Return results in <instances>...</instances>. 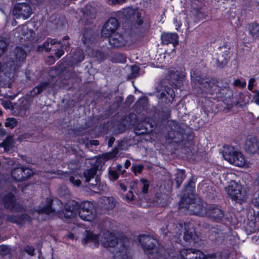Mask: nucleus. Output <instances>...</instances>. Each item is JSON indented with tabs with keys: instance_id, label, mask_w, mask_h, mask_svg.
<instances>
[{
	"instance_id": "nucleus-27",
	"label": "nucleus",
	"mask_w": 259,
	"mask_h": 259,
	"mask_svg": "<svg viewBox=\"0 0 259 259\" xmlns=\"http://www.w3.org/2000/svg\"><path fill=\"white\" fill-rule=\"evenodd\" d=\"M23 167H17L12 170V178L17 181H23Z\"/></svg>"
},
{
	"instance_id": "nucleus-52",
	"label": "nucleus",
	"mask_w": 259,
	"mask_h": 259,
	"mask_svg": "<svg viewBox=\"0 0 259 259\" xmlns=\"http://www.w3.org/2000/svg\"><path fill=\"white\" fill-rule=\"evenodd\" d=\"M3 106L6 108H8V109H11L13 107L12 103L9 101H6L5 102H4Z\"/></svg>"
},
{
	"instance_id": "nucleus-34",
	"label": "nucleus",
	"mask_w": 259,
	"mask_h": 259,
	"mask_svg": "<svg viewBox=\"0 0 259 259\" xmlns=\"http://www.w3.org/2000/svg\"><path fill=\"white\" fill-rule=\"evenodd\" d=\"M84 59L82 53L80 50H78L74 56L73 60L72 61V63H77L82 61Z\"/></svg>"
},
{
	"instance_id": "nucleus-51",
	"label": "nucleus",
	"mask_w": 259,
	"mask_h": 259,
	"mask_svg": "<svg viewBox=\"0 0 259 259\" xmlns=\"http://www.w3.org/2000/svg\"><path fill=\"white\" fill-rule=\"evenodd\" d=\"M64 54V51L63 49L58 50L55 53V56L58 58H60Z\"/></svg>"
},
{
	"instance_id": "nucleus-13",
	"label": "nucleus",
	"mask_w": 259,
	"mask_h": 259,
	"mask_svg": "<svg viewBox=\"0 0 259 259\" xmlns=\"http://www.w3.org/2000/svg\"><path fill=\"white\" fill-rule=\"evenodd\" d=\"M205 216H207L214 221H221L223 219L224 213L220 208L216 206L208 205L207 213L205 214Z\"/></svg>"
},
{
	"instance_id": "nucleus-59",
	"label": "nucleus",
	"mask_w": 259,
	"mask_h": 259,
	"mask_svg": "<svg viewBox=\"0 0 259 259\" xmlns=\"http://www.w3.org/2000/svg\"><path fill=\"white\" fill-rule=\"evenodd\" d=\"M67 237L70 239H74L75 238V236L72 233H69L67 235Z\"/></svg>"
},
{
	"instance_id": "nucleus-38",
	"label": "nucleus",
	"mask_w": 259,
	"mask_h": 259,
	"mask_svg": "<svg viewBox=\"0 0 259 259\" xmlns=\"http://www.w3.org/2000/svg\"><path fill=\"white\" fill-rule=\"evenodd\" d=\"M194 182L193 180H190L189 181L188 185L186 187V191H188V193H192L194 189Z\"/></svg>"
},
{
	"instance_id": "nucleus-41",
	"label": "nucleus",
	"mask_w": 259,
	"mask_h": 259,
	"mask_svg": "<svg viewBox=\"0 0 259 259\" xmlns=\"http://www.w3.org/2000/svg\"><path fill=\"white\" fill-rule=\"evenodd\" d=\"M10 251V249L8 246L1 245L0 246V253L2 255H5L8 254Z\"/></svg>"
},
{
	"instance_id": "nucleus-53",
	"label": "nucleus",
	"mask_w": 259,
	"mask_h": 259,
	"mask_svg": "<svg viewBox=\"0 0 259 259\" xmlns=\"http://www.w3.org/2000/svg\"><path fill=\"white\" fill-rule=\"evenodd\" d=\"M254 81V79L252 78L250 79L249 81V83L248 85V88L249 90H251L253 88V83Z\"/></svg>"
},
{
	"instance_id": "nucleus-15",
	"label": "nucleus",
	"mask_w": 259,
	"mask_h": 259,
	"mask_svg": "<svg viewBox=\"0 0 259 259\" xmlns=\"http://www.w3.org/2000/svg\"><path fill=\"white\" fill-rule=\"evenodd\" d=\"M78 208L79 205L76 202L66 205L63 211L65 218L69 219L75 217L78 212Z\"/></svg>"
},
{
	"instance_id": "nucleus-39",
	"label": "nucleus",
	"mask_w": 259,
	"mask_h": 259,
	"mask_svg": "<svg viewBox=\"0 0 259 259\" xmlns=\"http://www.w3.org/2000/svg\"><path fill=\"white\" fill-rule=\"evenodd\" d=\"M143 168V165L141 164H137L132 166L133 170L136 175L140 174Z\"/></svg>"
},
{
	"instance_id": "nucleus-56",
	"label": "nucleus",
	"mask_w": 259,
	"mask_h": 259,
	"mask_svg": "<svg viewBox=\"0 0 259 259\" xmlns=\"http://www.w3.org/2000/svg\"><path fill=\"white\" fill-rule=\"evenodd\" d=\"M122 166L121 164H117L116 166V169L118 170L119 171L121 172V173L124 172V170H122Z\"/></svg>"
},
{
	"instance_id": "nucleus-55",
	"label": "nucleus",
	"mask_w": 259,
	"mask_h": 259,
	"mask_svg": "<svg viewBox=\"0 0 259 259\" xmlns=\"http://www.w3.org/2000/svg\"><path fill=\"white\" fill-rule=\"evenodd\" d=\"M112 4H115L117 3H120L124 2L125 0H108Z\"/></svg>"
},
{
	"instance_id": "nucleus-3",
	"label": "nucleus",
	"mask_w": 259,
	"mask_h": 259,
	"mask_svg": "<svg viewBox=\"0 0 259 259\" xmlns=\"http://www.w3.org/2000/svg\"><path fill=\"white\" fill-rule=\"evenodd\" d=\"M139 241L145 252L152 255L153 259H159L162 249H158L156 247V240L148 235H141L139 236Z\"/></svg>"
},
{
	"instance_id": "nucleus-61",
	"label": "nucleus",
	"mask_w": 259,
	"mask_h": 259,
	"mask_svg": "<svg viewBox=\"0 0 259 259\" xmlns=\"http://www.w3.org/2000/svg\"><path fill=\"white\" fill-rule=\"evenodd\" d=\"M120 187L121 188V189H122L124 191H126V188L125 187V186L122 184H120Z\"/></svg>"
},
{
	"instance_id": "nucleus-16",
	"label": "nucleus",
	"mask_w": 259,
	"mask_h": 259,
	"mask_svg": "<svg viewBox=\"0 0 259 259\" xmlns=\"http://www.w3.org/2000/svg\"><path fill=\"white\" fill-rule=\"evenodd\" d=\"M141 183L138 184L137 181H134L133 183V185L130 186L131 189L135 191V193L138 194L140 191L136 189H138V187H139L141 189V192L144 194H147L148 192V189L149 187V181L144 179H141Z\"/></svg>"
},
{
	"instance_id": "nucleus-28",
	"label": "nucleus",
	"mask_w": 259,
	"mask_h": 259,
	"mask_svg": "<svg viewBox=\"0 0 259 259\" xmlns=\"http://www.w3.org/2000/svg\"><path fill=\"white\" fill-rule=\"evenodd\" d=\"M14 55L16 60H20L24 59L26 56L24 50L19 47L16 48L14 52Z\"/></svg>"
},
{
	"instance_id": "nucleus-14",
	"label": "nucleus",
	"mask_w": 259,
	"mask_h": 259,
	"mask_svg": "<svg viewBox=\"0 0 259 259\" xmlns=\"http://www.w3.org/2000/svg\"><path fill=\"white\" fill-rule=\"evenodd\" d=\"M3 203L5 207L11 210L18 211V208L16 207L14 194L12 192L7 194L4 197L0 199V203Z\"/></svg>"
},
{
	"instance_id": "nucleus-8",
	"label": "nucleus",
	"mask_w": 259,
	"mask_h": 259,
	"mask_svg": "<svg viewBox=\"0 0 259 259\" xmlns=\"http://www.w3.org/2000/svg\"><path fill=\"white\" fill-rule=\"evenodd\" d=\"M13 13L17 18L27 19L31 14V9L27 4L19 3L15 6Z\"/></svg>"
},
{
	"instance_id": "nucleus-45",
	"label": "nucleus",
	"mask_w": 259,
	"mask_h": 259,
	"mask_svg": "<svg viewBox=\"0 0 259 259\" xmlns=\"http://www.w3.org/2000/svg\"><path fill=\"white\" fill-rule=\"evenodd\" d=\"M140 68L137 65H134L131 67L132 74L133 76H136L139 72Z\"/></svg>"
},
{
	"instance_id": "nucleus-23",
	"label": "nucleus",
	"mask_w": 259,
	"mask_h": 259,
	"mask_svg": "<svg viewBox=\"0 0 259 259\" xmlns=\"http://www.w3.org/2000/svg\"><path fill=\"white\" fill-rule=\"evenodd\" d=\"M8 221L11 222L16 223L19 224H21L26 222H29L30 217L27 214H22L19 218L13 216H9L8 218Z\"/></svg>"
},
{
	"instance_id": "nucleus-10",
	"label": "nucleus",
	"mask_w": 259,
	"mask_h": 259,
	"mask_svg": "<svg viewBox=\"0 0 259 259\" xmlns=\"http://www.w3.org/2000/svg\"><path fill=\"white\" fill-rule=\"evenodd\" d=\"M118 26V23L116 19L111 18L104 24L102 30V34L106 37H110L115 34V31Z\"/></svg>"
},
{
	"instance_id": "nucleus-2",
	"label": "nucleus",
	"mask_w": 259,
	"mask_h": 259,
	"mask_svg": "<svg viewBox=\"0 0 259 259\" xmlns=\"http://www.w3.org/2000/svg\"><path fill=\"white\" fill-rule=\"evenodd\" d=\"M180 207L187 209V212L191 214L203 217L207 213L208 205L201 201L196 202L190 197H186L182 199Z\"/></svg>"
},
{
	"instance_id": "nucleus-22",
	"label": "nucleus",
	"mask_w": 259,
	"mask_h": 259,
	"mask_svg": "<svg viewBox=\"0 0 259 259\" xmlns=\"http://www.w3.org/2000/svg\"><path fill=\"white\" fill-rule=\"evenodd\" d=\"M127 249L124 246L116 251L114 254V259H132V258L127 255Z\"/></svg>"
},
{
	"instance_id": "nucleus-1",
	"label": "nucleus",
	"mask_w": 259,
	"mask_h": 259,
	"mask_svg": "<svg viewBox=\"0 0 259 259\" xmlns=\"http://www.w3.org/2000/svg\"><path fill=\"white\" fill-rule=\"evenodd\" d=\"M83 244H89L90 246L98 247L101 243L105 247H113L117 244V239L116 236L109 231L97 235L90 231H86L82 239Z\"/></svg>"
},
{
	"instance_id": "nucleus-4",
	"label": "nucleus",
	"mask_w": 259,
	"mask_h": 259,
	"mask_svg": "<svg viewBox=\"0 0 259 259\" xmlns=\"http://www.w3.org/2000/svg\"><path fill=\"white\" fill-rule=\"evenodd\" d=\"M226 190L230 197L236 202L242 203L247 199L245 188L235 181L230 182L226 188Z\"/></svg>"
},
{
	"instance_id": "nucleus-37",
	"label": "nucleus",
	"mask_w": 259,
	"mask_h": 259,
	"mask_svg": "<svg viewBox=\"0 0 259 259\" xmlns=\"http://www.w3.org/2000/svg\"><path fill=\"white\" fill-rule=\"evenodd\" d=\"M185 176L183 171H179L177 174L176 181L178 185H180L185 179Z\"/></svg>"
},
{
	"instance_id": "nucleus-58",
	"label": "nucleus",
	"mask_w": 259,
	"mask_h": 259,
	"mask_svg": "<svg viewBox=\"0 0 259 259\" xmlns=\"http://www.w3.org/2000/svg\"><path fill=\"white\" fill-rule=\"evenodd\" d=\"M130 165H131V162L128 160H126V161L125 162V163H124L125 168H128V167L130 166Z\"/></svg>"
},
{
	"instance_id": "nucleus-29",
	"label": "nucleus",
	"mask_w": 259,
	"mask_h": 259,
	"mask_svg": "<svg viewBox=\"0 0 259 259\" xmlns=\"http://www.w3.org/2000/svg\"><path fill=\"white\" fill-rule=\"evenodd\" d=\"M118 152V149L115 148L112 151L103 154L102 155V158L106 160L112 159L116 157Z\"/></svg>"
},
{
	"instance_id": "nucleus-5",
	"label": "nucleus",
	"mask_w": 259,
	"mask_h": 259,
	"mask_svg": "<svg viewBox=\"0 0 259 259\" xmlns=\"http://www.w3.org/2000/svg\"><path fill=\"white\" fill-rule=\"evenodd\" d=\"M222 155L226 160L235 166L242 167L245 164L243 154L236 150L234 147H224Z\"/></svg>"
},
{
	"instance_id": "nucleus-49",
	"label": "nucleus",
	"mask_w": 259,
	"mask_h": 259,
	"mask_svg": "<svg viewBox=\"0 0 259 259\" xmlns=\"http://www.w3.org/2000/svg\"><path fill=\"white\" fill-rule=\"evenodd\" d=\"M253 203L255 207L259 208V194L254 197L253 200ZM258 213L259 214V211L258 212Z\"/></svg>"
},
{
	"instance_id": "nucleus-35",
	"label": "nucleus",
	"mask_w": 259,
	"mask_h": 259,
	"mask_svg": "<svg viewBox=\"0 0 259 259\" xmlns=\"http://www.w3.org/2000/svg\"><path fill=\"white\" fill-rule=\"evenodd\" d=\"M134 17L136 19V23L138 25H141L143 23V19L142 17L141 13L138 11L134 12Z\"/></svg>"
},
{
	"instance_id": "nucleus-9",
	"label": "nucleus",
	"mask_w": 259,
	"mask_h": 259,
	"mask_svg": "<svg viewBox=\"0 0 259 259\" xmlns=\"http://www.w3.org/2000/svg\"><path fill=\"white\" fill-rule=\"evenodd\" d=\"M128 38L127 36L125 37L119 33H115L109 37V42L113 48H121L130 45Z\"/></svg>"
},
{
	"instance_id": "nucleus-12",
	"label": "nucleus",
	"mask_w": 259,
	"mask_h": 259,
	"mask_svg": "<svg viewBox=\"0 0 259 259\" xmlns=\"http://www.w3.org/2000/svg\"><path fill=\"white\" fill-rule=\"evenodd\" d=\"M34 35L33 30H29L26 25L18 26L16 30L15 35L20 39L32 40Z\"/></svg>"
},
{
	"instance_id": "nucleus-25",
	"label": "nucleus",
	"mask_w": 259,
	"mask_h": 259,
	"mask_svg": "<svg viewBox=\"0 0 259 259\" xmlns=\"http://www.w3.org/2000/svg\"><path fill=\"white\" fill-rule=\"evenodd\" d=\"M161 96L162 98H165L168 102H172L175 97L174 90L168 87L165 88V92H162Z\"/></svg>"
},
{
	"instance_id": "nucleus-30",
	"label": "nucleus",
	"mask_w": 259,
	"mask_h": 259,
	"mask_svg": "<svg viewBox=\"0 0 259 259\" xmlns=\"http://www.w3.org/2000/svg\"><path fill=\"white\" fill-rule=\"evenodd\" d=\"M18 121L15 118H7L5 123V125L7 127L10 128H13L15 127L18 124Z\"/></svg>"
},
{
	"instance_id": "nucleus-47",
	"label": "nucleus",
	"mask_w": 259,
	"mask_h": 259,
	"mask_svg": "<svg viewBox=\"0 0 259 259\" xmlns=\"http://www.w3.org/2000/svg\"><path fill=\"white\" fill-rule=\"evenodd\" d=\"M174 23L176 27L177 30H178L182 25V23L178 19V17H176L175 19H174Z\"/></svg>"
},
{
	"instance_id": "nucleus-54",
	"label": "nucleus",
	"mask_w": 259,
	"mask_h": 259,
	"mask_svg": "<svg viewBox=\"0 0 259 259\" xmlns=\"http://www.w3.org/2000/svg\"><path fill=\"white\" fill-rule=\"evenodd\" d=\"M205 259H217L215 254H211L205 255Z\"/></svg>"
},
{
	"instance_id": "nucleus-64",
	"label": "nucleus",
	"mask_w": 259,
	"mask_h": 259,
	"mask_svg": "<svg viewBox=\"0 0 259 259\" xmlns=\"http://www.w3.org/2000/svg\"><path fill=\"white\" fill-rule=\"evenodd\" d=\"M204 87L205 88H207V87H209V88L210 87V84L208 83H207V82H206V84L204 85Z\"/></svg>"
},
{
	"instance_id": "nucleus-43",
	"label": "nucleus",
	"mask_w": 259,
	"mask_h": 259,
	"mask_svg": "<svg viewBox=\"0 0 259 259\" xmlns=\"http://www.w3.org/2000/svg\"><path fill=\"white\" fill-rule=\"evenodd\" d=\"M24 251L28 254L33 255L34 254V248L31 246H26L24 247Z\"/></svg>"
},
{
	"instance_id": "nucleus-44",
	"label": "nucleus",
	"mask_w": 259,
	"mask_h": 259,
	"mask_svg": "<svg viewBox=\"0 0 259 259\" xmlns=\"http://www.w3.org/2000/svg\"><path fill=\"white\" fill-rule=\"evenodd\" d=\"M69 181L74 186H79L81 182L79 179H75L73 177H70L69 178Z\"/></svg>"
},
{
	"instance_id": "nucleus-62",
	"label": "nucleus",
	"mask_w": 259,
	"mask_h": 259,
	"mask_svg": "<svg viewBox=\"0 0 259 259\" xmlns=\"http://www.w3.org/2000/svg\"><path fill=\"white\" fill-rule=\"evenodd\" d=\"M69 44L68 42H67L66 44H65L64 42V43H63V45H62L61 47L63 48H64V47L69 46Z\"/></svg>"
},
{
	"instance_id": "nucleus-60",
	"label": "nucleus",
	"mask_w": 259,
	"mask_h": 259,
	"mask_svg": "<svg viewBox=\"0 0 259 259\" xmlns=\"http://www.w3.org/2000/svg\"><path fill=\"white\" fill-rule=\"evenodd\" d=\"M91 144L92 145L97 146V145H99V142L97 140H93L92 142H91Z\"/></svg>"
},
{
	"instance_id": "nucleus-21",
	"label": "nucleus",
	"mask_w": 259,
	"mask_h": 259,
	"mask_svg": "<svg viewBox=\"0 0 259 259\" xmlns=\"http://www.w3.org/2000/svg\"><path fill=\"white\" fill-rule=\"evenodd\" d=\"M101 207L106 210L113 209L115 205V201L113 197H103L101 200Z\"/></svg>"
},
{
	"instance_id": "nucleus-63",
	"label": "nucleus",
	"mask_w": 259,
	"mask_h": 259,
	"mask_svg": "<svg viewBox=\"0 0 259 259\" xmlns=\"http://www.w3.org/2000/svg\"><path fill=\"white\" fill-rule=\"evenodd\" d=\"M4 147V150L5 151H8L9 150V148L11 147L8 146V147Z\"/></svg>"
},
{
	"instance_id": "nucleus-40",
	"label": "nucleus",
	"mask_w": 259,
	"mask_h": 259,
	"mask_svg": "<svg viewBox=\"0 0 259 259\" xmlns=\"http://www.w3.org/2000/svg\"><path fill=\"white\" fill-rule=\"evenodd\" d=\"M109 178L111 181H115L118 178V175L115 170H109Z\"/></svg>"
},
{
	"instance_id": "nucleus-32",
	"label": "nucleus",
	"mask_w": 259,
	"mask_h": 259,
	"mask_svg": "<svg viewBox=\"0 0 259 259\" xmlns=\"http://www.w3.org/2000/svg\"><path fill=\"white\" fill-rule=\"evenodd\" d=\"M23 167V181H25L26 180H27L29 179L31 176L33 175V171L32 169L26 168V167Z\"/></svg>"
},
{
	"instance_id": "nucleus-36",
	"label": "nucleus",
	"mask_w": 259,
	"mask_h": 259,
	"mask_svg": "<svg viewBox=\"0 0 259 259\" xmlns=\"http://www.w3.org/2000/svg\"><path fill=\"white\" fill-rule=\"evenodd\" d=\"M8 47V44L6 41L0 40V57L2 56L6 52Z\"/></svg>"
},
{
	"instance_id": "nucleus-24",
	"label": "nucleus",
	"mask_w": 259,
	"mask_h": 259,
	"mask_svg": "<svg viewBox=\"0 0 259 259\" xmlns=\"http://www.w3.org/2000/svg\"><path fill=\"white\" fill-rule=\"evenodd\" d=\"M249 33L252 39L259 37V25L256 23L251 24L248 27Z\"/></svg>"
},
{
	"instance_id": "nucleus-31",
	"label": "nucleus",
	"mask_w": 259,
	"mask_h": 259,
	"mask_svg": "<svg viewBox=\"0 0 259 259\" xmlns=\"http://www.w3.org/2000/svg\"><path fill=\"white\" fill-rule=\"evenodd\" d=\"M47 86L46 84H41L36 86L31 91H30V95L32 97L36 96L40 93Z\"/></svg>"
},
{
	"instance_id": "nucleus-11",
	"label": "nucleus",
	"mask_w": 259,
	"mask_h": 259,
	"mask_svg": "<svg viewBox=\"0 0 259 259\" xmlns=\"http://www.w3.org/2000/svg\"><path fill=\"white\" fill-rule=\"evenodd\" d=\"M180 255L183 259H205V255L202 251L192 248L181 250Z\"/></svg>"
},
{
	"instance_id": "nucleus-50",
	"label": "nucleus",
	"mask_w": 259,
	"mask_h": 259,
	"mask_svg": "<svg viewBox=\"0 0 259 259\" xmlns=\"http://www.w3.org/2000/svg\"><path fill=\"white\" fill-rule=\"evenodd\" d=\"M157 202L161 206H164L167 204V203L166 202V200L164 198H162L161 199L157 197Z\"/></svg>"
},
{
	"instance_id": "nucleus-7",
	"label": "nucleus",
	"mask_w": 259,
	"mask_h": 259,
	"mask_svg": "<svg viewBox=\"0 0 259 259\" xmlns=\"http://www.w3.org/2000/svg\"><path fill=\"white\" fill-rule=\"evenodd\" d=\"M53 203L51 199H47L46 205H41L38 210L32 212L33 218L36 217L35 214H36L38 215L36 216L37 219L40 221L46 220L49 217L53 216L56 209L52 208Z\"/></svg>"
},
{
	"instance_id": "nucleus-17",
	"label": "nucleus",
	"mask_w": 259,
	"mask_h": 259,
	"mask_svg": "<svg viewBox=\"0 0 259 259\" xmlns=\"http://www.w3.org/2000/svg\"><path fill=\"white\" fill-rule=\"evenodd\" d=\"M134 131L137 135L146 134L152 131V126L149 122L142 121L137 124Z\"/></svg>"
},
{
	"instance_id": "nucleus-42",
	"label": "nucleus",
	"mask_w": 259,
	"mask_h": 259,
	"mask_svg": "<svg viewBox=\"0 0 259 259\" xmlns=\"http://www.w3.org/2000/svg\"><path fill=\"white\" fill-rule=\"evenodd\" d=\"M14 137L13 136H8L5 141L3 142L2 146H9L13 143Z\"/></svg>"
},
{
	"instance_id": "nucleus-19",
	"label": "nucleus",
	"mask_w": 259,
	"mask_h": 259,
	"mask_svg": "<svg viewBox=\"0 0 259 259\" xmlns=\"http://www.w3.org/2000/svg\"><path fill=\"white\" fill-rule=\"evenodd\" d=\"M97 168L93 167L90 169H88L83 172V175L85 178V181L89 182L92 179L95 178V183H92V185L95 186L98 184L99 181V177L96 176Z\"/></svg>"
},
{
	"instance_id": "nucleus-48",
	"label": "nucleus",
	"mask_w": 259,
	"mask_h": 259,
	"mask_svg": "<svg viewBox=\"0 0 259 259\" xmlns=\"http://www.w3.org/2000/svg\"><path fill=\"white\" fill-rule=\"evenodd\" d=\"M126 199L127 201H132L134 198V193L132 191H130L126 195Z\"/></svg>"
},
{
	"instance_id": "nucleus-57",
	"label": "nucleus",
	"mask_w": 259,
	"mask_h": 259,
	"mask_svg": "<svg viewBox=\"0 0 259 259\" xmlns=\"http://www.w3.org/2000/svg\"><path fill=\"white\" fill-rule=\"evenodd\" d=\"M114 140H115V139L113 137L110 138L108 141L109 146H111L113 144Z\"/></svg>"
},
{
	"instance_id": "nucleus-6",
	"label": "nucleus",
	"mask_w": 259,
	"mask_h": 259,
	"mask_svg": "<svg viewBox=\"0 0 259 259\" xmlns=\"http://www.w3.org/2000/svg\"><path fill=\"white\" fill-rule=\"evenodd\" d=\"M182 232L184 234V238L186 241H189L191 239L195 241L198 237L193 225L190 223L184 224V225L182 222L174 225L173 233L179 235Z\"/></svg>"
},
{
	"instance_id": "nucleus-33",
	"label": "nucleus",
	"mask_w": 259,
	"mask_h": 259,
	"mask_svg": "<svg viewBox=\"0 0 259 259\" xmlns=\"http://www.w3.org/2000/svg\"><path fill=\"white\" fill-rule=\"evenodd\" d=\"M85 218L80 217L82 220L91 222L94 220L96 217V212H84Z\"/></svg>"
},
{
	"instance_id": "nucleus-18",
	"label": "nucleus",
	"mask_w": 259,
	"mask_h": 259,
	"mask_svg": "<svg viewBox=\"0 0 259 259\" xmlns=\"http://www.w3.org/2000/svg\"><path fill=\"white\" fill-rule=\"evenodd\" d=\"M161 38L162 42L166 45L172 44L175 47L178 43V35L176 33H164Z\"/></svg>"
},
{
	"instance_id": "nucleus-26",
	"label": "nucleus",
	"mask_w": 259,
	"mask_h": 259,
	"mask_svg": "<svg viewBox=\"0 0 259 259\" xmlns=\"http://www.w3.org/2000/svg\"><path fill=\"white\" fill-rule=\"evenodd\" d=\"M56 44L59 45L60 43H58L56 39H48L47 41L43 44L42 47L38 48V50L45 49L47 52H49L52 49V46Z\"/></svg>"
},
{
	"instance_id": "nucleus-20",
	"label": "nucleus",
	"mask_w": 259,
	"mask_h": 259,
	"mask_svg": "<svg viewBox=\"0 0 259 259\" xmlns=\"http://www.w3.org/2000/svg\"><path fill=\"white\" fill-rule=\"evenodd\" d=\"M78 212L79 217L84 218H85L84 212H96L94 204L90 201H85L82 203Z\"/></svg>"
},
{
	"instance_id": "nucleus-46",
	"label": "nucleus",
	"mask_w": 259,
	"mask_h": 259,
	"mask_svg": "<svg viewBox=\"0 0 259 259\" xmlns=\"http://www.w3.org/2000/svg\"><path fill=\"white\" fill-rule=\"evenodd\" d=\"M234 84L235 86H239L241 88H244L246 85L245 82H241L239 79H236L234 81Z\"/></svg>"
}]
</instances>
